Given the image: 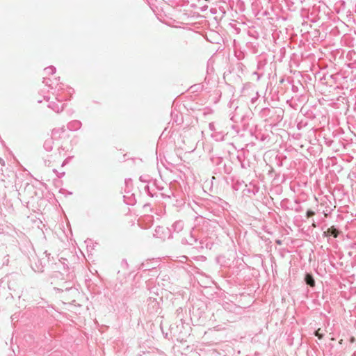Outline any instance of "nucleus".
I'll use <instances>...</instances> for the list:
<instances>
[{
  "label": "nucleus",
  "instance_id": "1",
  "mask_svg": "<svg viewBox=\"0 0 356 356\" xmlns=\"http://www.w3.org/2000/svg\"><path fill=\"white\" fill-rule=\"evenodd\" d=\"M339 234V231L334 227L332 226L331 227L328 228L327 231L324 232V235L325 236H329L332 235L334 237H337Z\"/></svg>",
  "mask_w": 356,
  "mask_h": 356
},
{
  "label": "nucleus",
  "instance_id": "2",
  "mask_svg": "<svg viewBox=\"0 0 356 356\" xmlns=\"http://www.w3.org/2000/svg\"><path fill=\"white\" fill-rule=\"evenodd\" d=\"M305 282L308 285H309L312 287H314L315 286V281L312 276L310 274H307L305 276Z\"/></svg>",
  "mask_w": 356,
  "mask_h": 356
},
{
  "label": "nucleus",
  "instance_id": "3",
  "mask_svg": "<svg viewBox=\"0 0 356 356\" xmlns=\"http://www.w3.org/2000/svg\"><path fill=\"white\" fill-rule=\"evenodd\" d=\"M315 335L319 339H323V334L320 333V329H318L316 332H315Z\"/></svg>",
  "mask_w": 356,
  "mask_h": 356
},
{
  "label": "nucleus",
  "instance_id": "4",
  "mask_svg": "<svg viewBox=\"0 0 356 356\" xmlns=\"http://www.w3.org/2000/svg\"><path fill=\"white\" fill-rule=\"evenodd\" d=\"M314 214H315V213H314V211H308L307 212V218H310V217L313 216Z\"/></svg>",
  "mask_w": 356,
  "mask_h": 356
}]
</instances>
